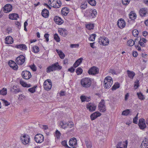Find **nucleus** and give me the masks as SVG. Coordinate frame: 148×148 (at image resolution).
Masks as SVG:
<instances>
[{
    "label": "nucleus",
    "instance_id": "obj_1",
    "mask_svg": "<svg viewBox=\"0 0 148 148\" xmlns=\"http://www.w3.org/2000/svg\"><path fill=\"white\" fill-rule=\"evenodd\" d=\"M92 81L90 78L86 77L82 79L80 83L82 86L85 88L90 87L91 85Z\"/></svg>",
    "mask_w": 148,
    "mask_h": 148
},
{
    "label": "nucleus",
    "instance_id": "obj_2",
    "mask_svg": "<svg viewBox=\"0 0 148 148\" xmlns=\"http://www.w3.org/2000/svg\"><path fill=\"white\" fill-rule=\"evenodd\" d=\"M113 83L112 78L108 76L106 77L104 79L103 81L104 86L105 88L109 89L112 86Z\"/></svg>",
    "mask_w": 148,
    "mask_h": 148
},
{
    "label": "nucleus",
    "instance_id": "obj_3",
    "mask_svg": "<svg viewBox=\"0 0 148 148\" xmlns=\"http://www.w3.org/2000/svg\"><path fill=\"white\" fill-rule=\"evenodd\" d=\"M48 3L51 6L55 8H59L61 5L60 0H49Z\"/></svg>",
    "mask_w": 148,
    "mask_h": 148
},
{
    "label": "nucleus",
    "instance_id": "obj_4",
    "mask_svg": "<svg viewBox=\"0 0 148 148\" xmlns=\"http://www.w3.org/2000/svg\"><path fill=\"white\" fill-rule=\"evenodd\" d=\"M44 87L47 90H50L52 87V82L50 79L46 80L43 83Z\"/></svg>",
    "mask_w": 148,
    "mask_h": 148
},
{
    "label": "nucleus",
    "instance_id": "obj_5",
    "mask_svg": "<svg viewBox=\"0 0 148 148\" xmlns=\"http://www.w3.org/2000/svg\"><path fill=\"white\" fill-rule=\"evenodd\" d=\"M100 45H107L109 43L108 39L105 37H100L98 39Z\"/></svg>",
    "mask_w": 148,
    "mask_h": 148
},
{
    "label": "nucleus",
    "instance_id": "obj_6",
    "mask_svg": "<svg viewBox=\"0 0 148 148\" xmlns=\"http://www.w3.org/2000/svg\"><path fill=\"white\" fill-rule=\"evenodd\" d=\"M34 140L36 143H41L44 140V137L41 134H37L35 135L34 137Z\"/></svg>",
    "mask_w": 148,
    "mask_h": 148
},
{
    "label": "nucleus",
    "instance_id": "obj_7",
    "mask_svg": "<svg viewBox=\"0 0 148 148\" xmlns=\"http://www.w3.org/2000/svg\"><path fill=\"white\" fill-rule=\"evenodd\" d=\"M21 139L22 143L25 145L28 144L30 141V138L27 135H24L21 136Z\"/></svg>",
    "mask_w": 148,
    "mask_h": 148
},
{
    "label": "nucleus",
    "instance_id": "obj_8",
    "mask_svg": "<svg viewBox=\"0 0 148 148\" xmlns=\"http://www.w3.org/2000/svg\"><path fill=\"white\" fill-rule=\"evenodd\" d=\"M25 61V58L23 55H20L17 57L16 60V62L18 65L22 64Z\"/></svg>",
    "mask_w": 148,
    "mask_h": 148
},
{
    "label": "nucleus",
    "instance_id": "obj_9",
    "mask_svg": "<svg viewBox=\"0 0 148 148\" xmlns=\"http://www.w3.org/2000/svg\"><path fill=\"white\" fill-rule=\"evenodd\" d=\"M98 107L99 110L101 112H104L105 111L106 109L104 100L102 99L100 102L98 106Z\"/></svg>",
    "mask_w": 148,
    "mask_h": 148
},
{
    "label": "nucleus",
    "instance_id": "obj_10",
    "mask_svg": "<svg viewBox=\"0 0 148 148\" xmlns=\"http://www.w3.org/2000/svg\"><path fill=\"white\" fill-rule=\"evenodd\" d=\"M21 75L23 78L26 79H29L32 76L30 72L27 71H23L21 73Z\"/></svg>",
    "mask_w": 148,
    "mask_h": 148
},
{
    "label": "nucleus",
    "instance_id": "obj_11",
    "mask_svg": "<svg viewBox=\"0 0 148 148\" xmlns=\"http://www.w3.org/2000/svg\"><path fill=\"white\" fill-rule=\"evenodd\" d=\"M88 15L91 18H95L97 14V12L95 9H91L87 11Z\"/></svg>",
    "mask_w": 148,
    "mask_h": 148
},
{
    "label": "nucleus",
    "instance_id": "obj_12",
    "mask_svg": "<svg viewBox=\"0 0 148 148\" xmlns=\"http://www.w3.org/2000/svg\"><path fill=\"white\" fill-rule=\"evenodd\" d=\"M88 72L90 75H95L99 73V69L96 67L93 66L89 70Z\"/></svg>",
    "mask_w": 148,
    "mask_h": 148
},
{
    "label": "nucleus",
    "instance_id": "obj_13",
    "mask_svg": "<svg viewBox=\"0 0 148 148\" xmlns=\"http://www.w3.org/2000/svg\"><path fill=\"white\" fill-rule=\"evenodd\" d=\"M12 6L10 4H7L5 5L3 8V11L4 12L7 13L12 11Z\"/></svg>",
    "mask_w": 148,
    "mask_h": 148
},
{
    "label": "nucleus",
    "instance_id": "obj_14",
    "mask_svg": "<svg viewBox=\"0 0 148 148\" xmlns=\"http://www.w3.org/2000/svg\"><path fill=\"white\" fill-rule=\"evenodd\" d=\"M96 105L93 103H88L86 105V108L90 112L94 111L96 109Z\"/></svg>",
    "mask_w": 148,
    "mask_h": 148
},
{
    "label": "nucleus",
    "instance_id": "obj_15",
    "mask_svg": "<svg viewBox=\"0 0 148 148\" xmlns=\"http://www.w3.org/2000/svg\"><path fill=\"white\" fill-rule=\"evenodd\" d=\"M140 128L142 130H143L146 127L145 120L143 119H139L138 123Z\"/></svg>",
    "mask_w": 148,
    "mask_h": 148
},
{
    "label": "nucleus",
    "instance_id": "obj_16",
    "mask_svg": "<svg viewBox=\"0 0 148 148\" xmlns=\"http://www.w3.org/2000/svg\"><path fill=\"white\" fill-rule=\"evenodd\" d=\"M117 24L118 27L120 28H123L125 25V21L122 18L118 20L117 21Z\"/></svg>",
    "mask_w": 148,
    "mask_h": 148
},
{
    "label": "nucleus",
    "instance_id": "obj_17",
    "mask_svg": "<svg viewBox=\"0 0 148 148\" xmlns=\"http://www.w3.org/2000/svg\"><path fill=\"white\" fill-rule=\"evenodd\" d=\"M54 20L56 24L60 25L63 23V21L62 19L58 16H56L54 17Z\"/></svg>",
    "mask_w": 148,
    "mask_h": 148
},
{
    "label": "nucleus",
    "instance_id": "obj_18",
    "mask_svg": "<svg viewBox=\"0 0 148 148\" xmlns=\"http://www.w3.org/2000/svg\"><path fill=\"white\" fill-rule=\"evenodd\" d=\"M77 143V140L76 138L74 137L71 139L69 142V145L70 146L73 147V148H74V147L76 145Z\"/></svg>",
    "mask_w": 148,
    "mask_h": 148
},
{
    "label": "nucleus",
    "instance_id": "obj_19",
    "mask_svg": "<svg viewBox=\"0 0 148 148\" xmlns=\"http://www.w3.org/2000/svg\"><path fill=\"white\" fill-rule=\"evenodd\" d=\"M140 15L142 16H145L148 14L147 10L146 8H142L139 11Z\"/></svg>",
    "mask_w": 148,
    "mask_h": 148
},
{
    "label": "nucleus",
    "instance_id": "obj_20",
    "mask_svg": "<svg viewBox=\"0 0 148 148\" xmlns=\"http://www.w3.org/2000/svg\"><path fill=\"white\" fill-rule=\"evenodd\" d=\"M101 114L99 112H96L90 115L91 120H93L97 117L100 116Z\"/></svg>",
    "mask_w": 148,
    "mask_h": 148
},
{
    "label": "nucleus",
    "instance_id": "obj_21",
    "mask_svg": "<svg viewBox=\"0 0 148 148\" xmlns=\"http://www.w3.org/2000/svg\"><path fill=\"white\" fill-rule=\"evenodd\" d=\"M19 17L18 14L16 13H12L9 15V18L11 20H16Z\"/></svg>",
    "mask_w": 148,
    "mask_h": 148
},
{
    "label": "nucleus",
    "instance_id": "obj_22",
    "mask_svg": "<svg viewBox=\"0 0 148 148\" xmlns=\"http://www.w3.org/2000/svg\"><path fill=\"white\" fill-rule=\"evenodd\" d=\"M13 39L11 36H8L5 39V43L8 44H10L13 43Z\"/></svg>",
    "mask_w": 148,
    "mask_h": 148
},
{
    "label": "nucleus",
    "instance_id": "obj_23",
    "mask_svg": "<svg viewBox=\"0 0 148 148\" xmlns=\"http://www.w3.org/2000/svg\"><path fill=\"white\" fill-rule=\"evenodd\" d=\"M11 62V63H10V61H9V62L10 66L14 70H17L18 68V65L14 61H12Z\"/></svg>",
    "mask_w": 148,
    "mask_h": 148
},
{
    "label": "nucleus",
    "instance_id": "obj_24",
    "mask_svg": "<svg viewBox=\"0 0 148 148\" xmlns=\"http://www.w3.org/2000/svg\"><path fill=\"white\" fill-rule=\"evenodd\" d=\"M41 14L43 17L45 18H47L49 16V11L47 9H45L42 10L41 12Z\"/></svg>",
    "mask_w": 148,
    "mask_h": 148
},
{
    "label": "nucleus",
    "instance_id": "obj_25",
    "mask_svg": "<svg viewBox=\"0 0 148 148\" xmlns=\"http://www.w3.org/2000/svg\"><path fill=\"white\" fill-rule=\"evenodd\" d=\"M54 71L60 70L62 68V66L60 65L58 62L52 64Z\"/></svg>",
    "mask_w": 148,
    "mask_h": 148
},
{
    "label": "nucleus",
    "instance_id": "obj_26",
    "mask_svg": "<svg viewBox=\"0 0 148 148\" xmlns=\"http://www.w3.org/2000/svg\"><path fill=\"white\" fill-rule=\"evenodd\" d=\"M127 73L128 77L131 79H133L135 75V73L133 71L127 70Z\"/></svg>",
    "mask_w": 148,
    "mask_h": 148
},
{
    "label": "nucleus",
    "instance_id": "obj_27",
    "mask_svg": "<svg viewBox=\"0 0 148 148\" xmlns=\"http://www.w3.org/2000/svg\"><path fill=\"white\" fill-rule=\"evenodd\" d=\"M58 32L61 35L63 36H65L67 34L66 30L62 28L58 30Z\"/></svg>",
    "mask_w": 148,
    "mask_h": 148
},
{
    "label": "nucleus",
    "instance_id": "obj_28",
    "mask_svg": "<svg viewBox=\"0 0 148 148\" xmlns=\"http://www.w3.org/2000/svg\"><path fill=\"white\" fill-rule=\"evenodd\" d=\"M16 47L19 49L22 50H25L27 49V47L26 45L24 44H20L18 45H16Z\"/></svg>",
    "mask_w": 148,
    "mask_h": 148
},
{
    "label": "nucleus",
    "instance_id": "obj_29",
    "mask_svg": "<svg viewBox=\"0 0 148 148\" xmlns=\"http://www.w3.org/2000/svg\"><path fill=\"white\" fill-rule=\"evenodd\" d=\"M136 38L135 40V41H134L132 39L129 40L127 42V44L128 46L131 47L133 46L135 44V42H136L137 40H138V38Z\"/></svg>",
    "mask_w": 148,
    "mask_h": 148
},
{
    "label": "nucleus",
    "instance_id": "obj_30",
    "mask_svg": "<svg viewBox=\"0 0 148 148\" xmlns=\"http://www.w3.org/2000/svg\"><path fill=\"white\" fill-rule=\"evenodd\" d=\"M82 60L83 58H80L77 60L74 64V67L75 68H76L82 62Z\"/></svg>",
    "mask_w": 148,
    "mask_h": 148
},
{
    "label": "nucleus",
    "instance_id": "obj_31",
    "mask_svg": "<svg viewBox=\"0 0 148 148\" xmlns=\"http://www.w3.org/2000/svg\"><path fill=\"white\" fill-rule=\"evenodd\" d=\"M56 51L59 55L60 58L62 59H64L65 57V55L63 52L57 49H56Z\"/></svg>",
    "mask_w": 148,
    "mask_h": 148
},
{
    "label": "nucleus",
    "instance_id": "obj_32",
    "mask_svg": "<svg viewBox=\"0 0 148 148\" xmlns=\"http://www.w3.org/2000/svg\"><path fill=\"white\" fill-rule=\"evenodd\" d=\"M129 16L130 18L132 20L135 19L136 17V14L132 12H131L129 14Z\"/></svg>",
    "mask_w": 148,
    "mask_h": 148
},
{
    "label": "nucleus",
    "instance_id": "obj_33",
    "mask_svg": "<svg viewBox=\"0 0 148 148\" xmlns=\"http://www.w3.org/2000/svg\"><path fill=\"white\" fill-rule=\"evenodd\" d=\"M60 125L61 127L63 129H65L67 127V123L63 121H60Z\"/></svg>",
    "mask_w": 148,
    "mask_h": 148
},
{
    "label": "nucleus",
    "instance_id": "obj_34",
    "mask_svg": "<svg viewBox=\"0 0 148 148\" xmlns=\"http://www.w3.org/2000/svg\"><path fill=\"white\" fill-rule=\"evenodd\" d=\"M55 71L52 64L49 66L46 69V72L47 73H49L51 72Z\"/></svg>",
    "mask_w": 148,
    "mask_h": 148
},
{
    "label": "nucleus",
    "instance_id": "obj_35",
    "mask_svg": "<svg viewBox=\"0 0 148 148\" xmlns=\"http://www.w3.org/2000/svg\"><path fill=\"white\" fill-rule=\"evenodd\" d=\"M61 12L63 15H66L69 12L68 9L66 8H62L61 10Z\"/></svg>",
    "mask_w": 148,
    "mask_h": 148
},
{
    "label": "nucleus",
    "instance_id": "obj_36",
    "mask_svg": "<svg viewBox=\"0 0 148 148\" xmlns=\"http://www.w3.org/2000/svg\"><path fill=\"white\" fill-rule=\"evenodd\" d=\"M120 84L118 82L115 83L112 88V90H114L120 87Z\"/></svg>",
    "mask_w": 148,
    "mask_h": 148
},
{
    "label": "nucleus",
    "instance_id": "obj_37",
    "mask_svg": "<svg viewBox=\"0 0 148 148\" xmlns=\"http://www.w3.org/2000/svg\"><path fill=\"white\" fill-rule=\"evenodd\" d=\"M20 83L22 86L24 87H29L31 86L30 84H27L25 82L21 80H20Z\"/></svg>",
    "mask_w": 148,
    "mask_h": 148
},
{
    "label": "nucleus",
    "instance_id": "obj_38",
    "mask_svg": "<svg viewBox=\"0 0 148 148\" xmlns=\"http://www.w3.org/2000/svg\"><path fill=\"white\" fill-rule=\"evenodd\" d=\"M80 98L82 101V102L85 101H89L90 100V99H89L85 96H81L80 97Z\"/></svg>",
    "mask_w": 148,
    "mask_h": 148
},
{
    "label": "nucleus",
    "instance_id": "obj_39",
    "mask_svg": "<svg viewBox=\"0 0 148 148\" xmlns=\"http://www.w3.org/2000/svg\"><path fill=\"white\" fill-rule=\"evenodd\" d=\"M7 89L5 88H3L1 90H0V94L3 95H5L7 94Z\"/></svg>",
    "mask_w": 148,
    "mask_h": 148
},
{
    "label": "nucleus",
    "instance_id": "obj_40",
    "mask_svg": "<svg viewBox=\"0 0 148 148\" xmlns=\"http://www.w3.org/2000/svg\"><path fill=\"white\" fill-rule=\"evenodd\" d=\"M13 89L14 90V92L16 94L20 91V90L17 86H13Z\"/></svg>",
    "mask_w": 148,
    "mask_h": 148
},
{
    "label": "nucleus",
    "instance_id": "obj_41",
    "mask_svg": "<svg viewBox=\"0 0 148 148\" xmlns=\"http://www.w3.org/2000/svg\"><path fill=\"white\" fill-rule=\"evenodd\" d=\"M76 73L77 75L81 74L83 72V70L81 67H78L76 70Z\"/></svg>",
    "mask_w": 148,
    "mask_h": 148
},
{
    "label": "nucleus",
    "instance_id": "obj_42",
    "mask_svg": "<svg viewBox=\"0 0 148 148\" xmlns=\"http://www.w3.org/2000/svg\"><path fill=\"white\" fill-rule=\"evenodd\" d=\"M88 3L92 6H95L96 4V2L95 0H87Z\"/></svg>",
    "mask_w": 148,
    "mask_h": 148
},
{
    "label": "nucleus",
    "instance_id": "obj_43",
    "mask_svg": "<svg viewBox=\"0 0 148 148\" xmlns=\"http://www.w3.org/2000/svg\"><path fill=\"white\" fill-rule=\"evenodd\" d=\"M96 36V34H93L91 35L89 38V40L90 41H94L95 39V37Z\"/></svg>",
    "mask_w": 148,
    "mask_h": 148
},
{
    "label": "nucleus",
    "instance_id": "obj_44",
    "mask_svg": "<svg viewBox=\"0 0 148 148\" xmlns=\"http://www.w3.org/2000/svg\"><path fill=\"white\" fill-rule=\"evenodd\" d=\"M86 27L89 30H91L93 29L94 25L93 24L90 23L87 25L86 26Z\"/></svg>",
    "mask_w": 148,
    "mask_h": 148
},
{
    "label": "nucleus",
    "instance_id": "obj_45",
    "mask_svg": "<svg viewBox=\"0 0 148 148\" xmlns=\"http://www.w3.org/2000/svg\"><path fill=\"white\" fill-rule=\"evenodd\" d=\"M130 110L129 109H127L123 111L122 113V114L123 115L127 116L130 114Z\"/></svg>",
    "mask_w": 148,
    "mask_h": 148
},
{
    "label": "nucleus",
    "instance_id": "obj_46",
    "mask_svg": "<svg viewBox=\"0 0 148 148\" xmlns=\"http://www.w3.org/2000/svg\"><path fill=\"white\" fill-rule=\"evenodd\" d=\"M33 51L35 53H37L39 51V47L36 46H34L33 47Z\"/></svg>",
    "mask_w": 148,
    "mask_h": 148
},
{
    "label": "nucleus",
    "instance_id": "obj_47",
    "mask_svg": "<svg viewBox=\"0 0 148 148\" xmlns=\"http://www.w3.org/2000/svg\"><path fill=\"white\" fill-rule=\"evenodd\" d=\"M85 143L88 148H91L92 147V145L91 142L86 141L85 142Z\"/></svg>",
    "mask_w": 148,
    "mask_h": 148
},
{
    "label": "nucleus",
    "instance_id": "obj_48",
    "mask_svg": "<svg viewBox=\"0 0 148 148\" xmlns=\"http://www.w3.org/2000/svg\"><path fill=\"white\" fill-rule=\"evenodd\" d=\"M139 99L141 100L145 99V97L143 94L140 92L137 93Z\"/></svg>",
    "mask_w": 148,
    "mask_h": 148
},
{
    "label": "nucleus",
    "instance_id": "obj_49",
    "mask_svg": "<svg viewBox=\"0 0 148 148\" xmlns=\"http://www.w3.org/2000/svg\"><path fill=\"white\" fill-rule=\"evenodd\" d=\"M54 39L56 40L57 42H59L60 41V38L57 34H56L54 35Z\"/></svg>",
    "mask_w": 148,
    "mask_h": 148
},
{
    "label": "nucleus",
    "instance_id": "obj_50",
    "mask_svg": "<svg viewBox=\"0 0 148 148\" xmlns=\"http://www.w3.org/2000/svg\"><path fill=\"white\" fill-rule=\"evenodd\" d=\"M139 80L137 79L134 82V87L136 89H137L139 86Z\"/></svg>",
    "mask_w": 148,
    "mask_h": 148
},
{
    "label": "nucleus",
    "instance_id": "obj_51",
    "mask_svg": "<svg viewBox=\"0 0 148 148\" xmlns=\"http://www.w3.org/2000/svg\"><path fill=\"white\" fill-rule=\"evenodd\" d=\"M132 34L135 37L137 36L138 34V32L136 29H134L132 31Z\"/></svg>",
    "mask_w": 148,
    "mask_h": 148
},
{
    "label": "nucleus",
    "instance_id": "obj_52",
    "mask_svg": "<svg viewBox=\"0 0 148 148\" xmlns=\"http://www.w3.org/2000/svg\"><path fill=\"white\" fill-rule=\"evenodd\" d=\"M73 123L72 121L67 123V127L71 128L73 126Z\"/></svg>",
    "mask_w": 148,
    "mask_h": 148
},
{
    "label": "nucleus",
    "instance_id": "obj_53",
    "mask_svg": "<svg viewBox=\"0 0 148 148\" xmlns=\"http://www.w3.org/2000/svg\"><path fill=\"white\" fill-rule=\"evenodd\" d=\"M61 134L60 132L58 130H57L56 132L55 136L57 138H60L61 136Z\"/></svg>",
    "mask_w": 148,
    "mask_h": 148
},
{
    "label": "nucleus",
    "instance_id": "obj_54",
    "mask_svg": "<svg viewBox=\"0 0 148 148\" xmlns=\"http://www.w3.org/2000/svg\"><path fill=\"white\" fill-rule=\"evenodd\" d=\"M62 144L63 146H64L66 147H67V148H71L69 147L67 144L66 141V140H64L62 142Z\"/></svg>",
    "mask_w": 148,
    "mask_h": 148
},
{
    "label": "nucleus",
    "instance_id": "obj_55",
    "mask_svg": "<svg viewBox=\"0 0 148 148\" xmlns=\"http://www.w3.org/2000/svg\"><path fill=\"white\" fill-rule=\"evenodd\" d=\"M140 148H148V144H146V143H142L140 147Z\"/></svg>",
    "mask_w": 148,
    "mask_h": 148
},
{
    "label": "nucleus",
    "instance_id": "obj_56",
    "mask_svg": "<svg viewBox=\"0 0 148 148\" xmlns=\"http://www.w3.org/2000/svg\"><path fill=\"white\" fill-rule=\"evenodd\" d=\"M28 90L29 91L32 93L36 91L35 88L34 87L29 88L28 89Z\"/></svg>",
    "mask_w": 148,
    "mask_h": 148
},
{
    "label": "nucleus",
    "instance_id": "obj_57",
    "mask_svg": "<svg viewBox=\"0 0 148 148\" xmlns=\"http://www.w3.org/2000/svg\"><path fill=\"white\" fill-rule=\"evenodd\" d=\"M79 46L78 44H72L70 45V47L72 48H78Z\"/></svg>",
    "mask_w": 148,
    "mask_h": 148
},
{
    "label": "nucleus",
    "instance_id": "obj_58",
    "mask_svg": "<svg viewBox=\"0 0 148 148\" xmlns=\"http://www.w3.org/2000/svg\"><path fill=\"white\" fill-rule=\"evenodd\" d=\"M130 0H122V3L123 4L126 5L129 3Z\"/></svg>",
    "mask_w": 148,
    "mask_h": 148
},
{
    "label": "nucleus",
    "instance_id": "obj_59",
    "mask_svg": "<svg viewBox=\"0 0 148 148\" xmlns=\"http://www.w3.org/2000/svg\"><path fill=\"white\" fill-rule=\"evenodd\" d=\"M29 67L33 71H35L36 70V68L34 64L32 65H30L29 66Z\"/></svg>",
    "mask_w": 148,
    "mask_h": 148
},
{
    "label": "nucleus",
    "instance_id": "obj_60",
    "mask_svg": "<svg viewBox=\"0 0 148 148\" xmlns=\"http://www.w3.org/2000/svg\"><path fill=\"white\" fill-rule=\"evenodd\" d=\"M2 101L5 106H8L10 104V103L5 99H2Z\"/></svg>",
    "mask_w": 148,
    "mask_h": 148
},
{
    "label": "nucleus",
    "instance_id": "obj_61",
    "mask_svg": "<svg viewBox=\"0 0 148 148\" xmlns=\"http://www.w3.org/2000/svg\"><path fill=\"white\" fill-rule=\"evenodd\" d=\"M138 114H137L136 116L133 119V123L135 124H137V120H138Z\"/></svg>",
    "mask_w": 148,
    "mask_h": 148
},
{
    "label": "nucleus",
    "instance_id": "obj_62",
    "mask_svg": "<svg viewBox=\"0 0 148 148\" xmlns=\"http://www.w3.org/2000/svg\"><path fill=\"white\" fill-rule=\"evenodd\" d=\"M49 34H45L44 35V37L46 38V40L47 42H48L49 40Z\"/></svg>",
    "mask_w": 148,
    "mask_h": 148
},
{
    "label": "nucleus",
    "instance_id": "obj_63",
    "mask_svg": "<svg viewBox=\"0 0 148 148\" xmlns=\"http://www.w3.org/2000/svg\"><path fill=\"white\" fill-rule=\"evenodd\" d=\"M86 7L87 4L86 3H84L83 4H82L81 6V8L84 9H85Z\"/></svg>",
    "mask_w": 148,
    "mask_h": 148
},
{
    "label": "nucleus",
    "instance_id": "obj_64",
    "mask_svg": "<svg viewBox=\"0 0 148 148\" xmlns=\"http://www.w3.org/2000/svg\"><path fill=\"white\" fill-rule=\"evenodd\" d=\"M142 143H146V144H148V138H145L144 139Z\"/></svg>",
    "mask_w": 148,
    "mask_h": 148
}]
</instances>
